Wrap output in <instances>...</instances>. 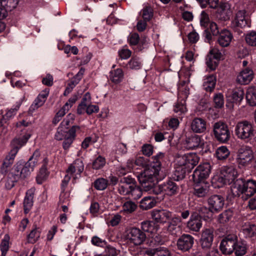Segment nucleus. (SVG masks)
Wrapping results in <instances>:
<instances>
[{"instance_id": "f257e3e1", "label": "nucleus", "mask_w": 256, "mask_h": 256, "mask_svg": "<svg viewBox=\"0 0 256 256\" xmlns=\"http://www.w3.org/2000/svg\"><path fill=\"white\" fill-rule=\"evenodd\" d=\"M191 74L190 70L188 68L182 69L179 74L180 83L178 88V102L174 107V112L179 115L186 111L185 102L190 94L188 85L190 82Z\"/></svg>"}, {"instance_id": "f03ea898", "label": "nucleus", "mask_w": 256, "mask_h": 256, "mask_svg": "<svg viewBox=\"0 0 256 256\" xmlns=\"http://www.w3.org/2000/svg\"><path fill=\"white\" fill-rule=\"evenodd\" d=\"M231 192L234 196H240L242 200H246L256 192V181L236 180L231 186Z\"/></svg>"}, {"instance_id": "7ed1b4c3", "label": "nucleus", "mask_w": 256, "mask_h": 256, "mask_svg": "<svg viewBox=\"0 0 256 256\" xmlns=\"http://www.w3.org/2000/svg\"><path fill=\"white\" fill-rule=\"evenodd\" d=\"M235 132L238 138L245 142H248L254 136L255 126L252 122L243 120L236 124Z\"/></svg>"}, {"instance_id": "20e7f679", "label": "nucleus", "mask_w": 256, "mask_h": 256, "mask_svg": "<svg viewBox=\"0 0 256 256\" xmlns=\"http://www.w3.org/2000/svg\"><path fill=\"white\" fill-rule=\"evenodd\" d=\"M159 174L154 169L148 166L138 175V179L145 192L151 190Z\"/></svg>"}, {"instance_id": "39448f33", "label": "nucleus", "mask_w": 256, "mask_h": 256, "mask_svg": "<svg viewBox=\"0 0 256 256\" xmlns=\"http://www.w3.org/2000/svg\"><path fill=\"white\" fill-rule=\"evenodd\" d=\"M254 158V152L252 147L243 145L238 150L236 162L240 168H246L250 166Z\"/></svg>"}, {"instance_id": "423d86ee", "label": "nucleus", "mask_w": 256, "mask_h": 256, "mask_svg": "<svg viewBox=\"0 0 256 256\" xmlns=\"http://www.w3.org/2000/svg\"><path fill=\"white\" fill-rule=\"evenodd\" d=\"M212 131L215 138L222 144L227 143L230 138V132L226 124L222 122L214 123Z\"/></svg>"}, {"instance_id": "0eeeda50", "label": "nucleus", "mask_w": 256, "mask_h": 256, "mask_svg": "<svg viewBox=\"0 0 256 256\" xmlns=\"http://www.w3.org/2000/svg\"><path fill=\"white\" fill-rule=\"evenodd\" d=\"M146 234L139 228L132 227L128 229L125 236L127 243L140 246L142 244L146 239Z\"/></svg>"}, {"instance_id": "6e6552de", "label": "nucleus", "mask_w": 256, "mask_h": 256, "mask_svg": "<svg viewBox=\"0 0 256 256\" xmlns=\"http://www.w3.org/2000/svg\"><path fill=\"white\" fill-rule=\"evenodd\" d=\"M238 176L236 169L234 166H226L222 168L218 181L224 184H230L236 182Z\"/></svg>"}, {"instance_id": "1a4fd4ad", "label": "nucleus", "mask_w": 256, "mask_h": 256, "mask_svg": "<svg viewBox=\"0 0 256 256\" xmlns=\"http://www.w3.org/2000/svg\"><path fill=\"white\" fill-rule=\"evenodd\" d=\"M213 14L214 20L218 22H224L228 20L232 14L230 4L228 2H220L216 8Z\"/></svg>"}, {"instance_id": "9d476101", "label": "nucleus", "mask_w": 256, "mask_h": 256, "mask_svg": "<svg viewBox=\"0 0 256 256\" xmlns=\"http://www.w3.org/2000/svg\"><path fill=\"white\" fill-rule=\"evenodd\" d=\"M211 166L209 163L200 164L194 170L192 176L194 183L204 182L210 175Z\"/></svg>"}, {"instance_id": "9b49d317", "label": "nucleus", "mask_w": 256, "mask_h": 256, "mask_svg": "<svg viewBox=\"0 0 256 256\" xmlns=\"http://www.w3.org/2000/svg\"><path fill=\"white\" fill-rule=\"evenodd\" d=\"M200 160V158L196 153L189 152L178 157L176 164L180 166L192 169L196 166Z\"/></svg>"}, {"instance_id": "f8f14e48", "label": "nucleus", "mask_w": 256, "mask_h": 256, "mask_svg": "<svg viewBox=\"0 0 256 256\" xmlns=\"http://www.w3.org/2000/svg\"><path fill=\"white\" fill-rule=\"evenodd\" d=\"M33 170L29 164L17 162L14 166L11 172L19 180L20 179H24L27 178Z\"/></svg>"}, {"instance_id": "ddd939ff", "label": "nucleus", "mask_w": 256, "mask_h": 256, "mask_svg": "<svg viewBox=\"0 0 256 256\" xmlns=\"http://www.w3.org/2000/svg\"><path fill=\"white\" fill-rule=\"evenodd\" d=\"M138 256H171V253L167 248L159 246L140 249L138 252Z\"/></svg>"}, {"instance_id": "4468645a", "label": "nucleus", "mask_w": 256, "mask_h": 256, "mask_svg": "<svg viewBox=\"0 0 256 256\" xmlns=\"http://www.w3.org/2000/svg\"><path fill=\"white\" fill-rule=\"evenodd\" d=\"M84 170V164L80 158L76 160L66 170V176L72 177L74 180H76L80 177L81 174Z\"/></svg>"}, {"instance_id": "2eb2a0df", "label": "nucleus", "mask_w": 256, "mask_h": 256, "mask_svg": "<svg viewBox=\"0 0 256 256\" xmlns=\"http://www.w3.org/2000/svg\"><path fill=\"white\" fill-rule=\"evenodd\" d=\"M236 237L234 235H228L222 240L220 249L222 254H230L234 252Z\"/></svg>"}, {"instance_id": "dca6fc26", "label": "nucleus", "mask_w": 256, "mask_h": 256, "mask_svg": "<svg viewBox=\"0 0 256 256\" xmlns=\"http://www.w3.org/2000/svg\"><path fill=\"white\" fill-rule=\"evenodd\" d=\"M151 216L156 222L164 224L170 220L172 216V212L166 209H154L151 212Z\"/></svg>"}, {"instance_id": "f3484780", "label": "nucleus", "mask_w": 256, "mask_h": 256, "mask_svg": "<svg viewBox=\"0 0 256 256\" xmlns=\"http://www.w3.org/2000/svg\"><path fill=\"white\" fill-rule=\"evenodd\" d=\"M214 240L213 230L210 228H206L202 232L200 244L202 250H207L210 249L212 245Z\"/></svg>"}, {"instance_id": "a211bd4d", "label": "nucleus", "mask_w": 256, "mask_h": 256, "mask_svg": "<svg viewBox=\"0 0 256 256\" xmlns=\"http://www.w3.org/2000/svg\"><path fill=\"white\" fill-rule=\"evenodd\" d=\"M194 244V238L188 234H183L177 241V246L179 250L184 252L188 251Z\"/></svg>"}, {"instance_id": "6ab92c4d", "label": "nucleus", "mask_w": 256, "mask_h": 256, "mask_svg": "<svg viewBox=\"0 0 256 256\" xmlns=\"http://www.w3.org/2000/svg\"><path fill=\"white\" fill-rule=\"evenodd\" d=\"M202 226V220L197 213H193L186 223V228L194 232H198Z\"/></svg>"}, {"instance_id": "aec40b11", "label": "nucleus", "mask_w": 256, "mask_h": 256, "mask_svg": "<svg viewBox=\"0 0 256 256\" xmlns=\"http://www.w3.org/2000/svg\"><path fill=\"white\" fill-rule=\"evenodd\" d=\"M186 147L188 149H195L204 145V140L201 136L196 134L188 136L185 140Z\"/></svg>"}, {"instance_id": "412c9836", "label": "nucleus", "mask_w": 256, "mask_h": 256, "mask_svg": "<svg viewBox=\"0 0 256 256\" xmlns=\"http://www.w3.org/2000/svg\"><path fill=\"white\" fill-rule=\"evenodd\" d=\"M208 204L212 212H218L223 208L224 200L220 195H213L208 199Z\"/></svg>"}, {"instance_id": "4be33fe9", "label": "nucleus", "mask_w": 256, "mask_h": 256, "mask_svg": "<svg viewBox=\"0 0 256 256\" xmlns=\"http://www.w3.org/2000/svg\"><path fill=\"white\" fill-rule=\"evenodd\" d=\"M233 38V35L232 32L227 29L222 30L218 35L217 40L218 44L222 47H228Z\"/></svg>"}, {"instance_id": "5701e85b", "label": "nucleus", "mask_w": 256, "mask_h": 256, "mask_svg": "<svg viewBox=\"0 0 256 256\" xmlns=\"http://www.w3.org/2000/svg\"><path fill=\"white\" fill-rule=\"evenodd\" d=\"M70 179V176H65L61 184V193L60 196V203L67 204L68 205L70 202V192L69 190H66L68 182Z\"/></svg>"}, {"instance_id": "b1692460", "label": "nucleus", "mask_w": 256, "mask_h": 256, "mask_svg": "<svg viewBox=\"0 0 256 256\" xmlns=\"http://www.w3.org/2000/svg\"><path fill=\"white\" fill-rule=\"evenodd\" d=\"M190 128L194 133H204L206 130V122L202 118H196L191 122Z\"/></svg>"}, {"instance_id": "393cba45", "label": "nucleus", "mask_w": 256, "mask_h": 256, "mask_svg": "<svg viewBox=\"0 0 256 256\" xmlns=\"http://www.w3.org/2000/svg\"><path fill=\"white\" fill-rule=\"evenodd\" d=\"M49 92V88H45L44 90L42 91L30 106V110L33 112L36 110H37L38 108L42 106L46 101Z\"/></svg>"}, {"instance_id": "a878e982", "label": "nucleus", "mask_w": 256, "mask_h": 256, "mask_svg": "<svg viewBox=\"0 0 256 256\" xmlns=\"http://www.w3.org/2000/svg\"><path fill=\"white\" fill-rule=\"evenodd\" d=\"M163 194L168 196H172L178 194V186L172 180H168L162 183Z\"/></svg>"}, {"instance_id": "bb28decb", "label": "nucleus", "mask_w": 256, "mask_h": 256, "mask_svg": "<svg viewBox=\"0 0 256 256\" xmlns=\"http://www.w3.org/2000/svg\"><path fill=\"white\" fill-rule=\"evenodd\" d=\"M254 72L252 69L246 68L237 76L236 81L240 84H247L252 80Z\"/></svg>"}, {"instance_id": "cd10ccee", "label": "nucleus", "mask_w": 256, "mask_h": 256, "mask_svg": "<svg viewBox=\"0 0 256 256\" xmlns=\"http://www.w3.org/2000/svg\"><path fill=\"white\" fill-rule=\"evenodd\" d=\"M34 195V189L32 188L28 190L26 193L23 202L24 211L25 214H28L33 206Z\"/></svg>"}, {"instance_id": "c85d7f7f", "label": "nucleus", "mask_w": 256, "mask_h": 256, "mask_svg": "<svg viewBox=\"0 0 256 256\" xmlns=\"http://www.w3.org/2000/svg\"><path fill=\"white\" fill-rule=\"evenodd\" d=\"M209 191L208 183L201 182L194 183V195L198 198H204L206 196Z\"/></svg>"}, {"instance_id": "c756f323", "label": "nucleus", "mask_w": 256, "mask_h": 256, "mask_svg": "<svg viewBox=\"0 0 256 256\" xmlns=\"http://www.w3.org/2000/svg\"><path fill=\"white\" fill-rule=\"evenodd\" d=\"M244 94V92L242 88H236L228 94V100L232 103H239L243 100Z\"/></svg>"}, {"instance_id": "7c9ffc66", "label": "nucleus", "mask_w": 256, "mask_h": 256, "mask_svg": "<svg viewBox=\"0 0 256 256\" xmlns=\"http://www.w3.org/2000/svg\"><path fill=\"white\" fill-rule=\"evenodd\" d=\"M181 222V219L178 216L173 217L168 222L167 230L172 235H176L180 230V224Z\"/></svg>"}, {"instance_id": "2f4dec72", "label": "nucleus", "mask_w": 256, "mask_h": 256, "mask_svg": "<svg viewBox=\"0 0 256 256\" xmlns=\"http://www.w3.org/2000/svg\"><path fill=\"white\" fill-rule=\"evenodd\" d=\"M164 153L158 152L152 156V161L148 166L160 174L162 168V162L164 160Z\"/></svg>"}, {"instance_id": "473e14b6", "label": "nucleus", "mask_w": 256, "mask_h": 256, "mask_svg": "<svg viewBox=\"0 0 256 256\" xmlns=\"http://www.w3.org/2000/svg\"><path fill=\"white\" fill-rule=\"evenodd\" d=\"M30 137V134H28L14 138L11 142L12 150H16L17 154L18 150L26 143Z\"/></svg>"}, {"instance_id": "72a5a7b5", "label": "nucleus", "mask_w": 256, "mask_h": 256, "mask_svg": "<svg viewBox=\"0 0 256 256\" xmlns=\"http://www.w3.org/2000/svg\"><path fill=\"white\" fill-rule=\"evenodd\" d=\"M16 150H11L8 154L4 158L1 166L2 173L6 172L7 168L14 163V158L16 155Z\"/></svg>"}, {"instance_id": "f704fd0d", "label": "nucleus", "mask_w": 256, "mask_h": 256, "mask_svg": "<svg viewBox=\"0 0 256 256\" xmlns=\"http://www.w3.org/2000/svg\"><path fill=\"white\" fill-rule=\"evenodd\" d=\"M246 11L244 10L238 11L236 15L233 24L236 26L241 28H244L248 25V21L246 18Z\"/></svg>"}, {"instance_id": "c9c22d12", "label": "nucleus", "mask_w": 256, "mask_h": 256, "mask_svg": "<svg viewBox=\"0 0 256 256\" xmlns=\"http://www.w3.org/2000/svg\"><path fill=\"white\" fill-rule=\"evenodd\" d=\"M142 230L152 234H155L158 228V226L152 221H143L140 224Z\"/></svg>"}, {"instance_id": "e433bc0d", "label": "nucleus", "mask_w": 256, "mask_h": 256, "mask_svg": "<svg viewBox=\"0 0 256 256\" xmlns=\"http://www.w3.org/2000/svg\"><path fill=\"white\" fill-rule=\"evenodd\" d=\"M234 248V252L236 256H243L246 252L248 249L247 244L244 240H238L236 237Z\"/></svg>"}, {"instance_id": "4c0bfd02", "label": "nucleus", "mask_w": 256, "mask_h": 256, "mask_svg": "<svg viewBox=\"0 0 256 256\" xmlns=\"http://www.w3.org/2000/svg\"><path fill=\"white\" fill-rule=\"evenodd\" d=\"M156 201L154 197L148 196L144 197L140 201V208L144 210H148L154 207Z\"/></svg>"}, {"instance_id": "58836bf2", "label": "nucleus", "mask_w": 256, "mask_h": 256, "mask_svg": "<svg viewBox=\"0 0 256 256\" xmlns=\"http://www.w3.org/2000/svg\"><path fill=\"white\" fill-rule=\"evenodd\" d=\"M22 103V100H19L16 102V105L14 106L13 108H7L6 110V114H2L4 117V120L8 122L10 119L14 118L19 110Z\"/></svg>"}, {"instance_id": "ea45409f", "label": "nucleus", "mask_w": 256, "mask_h": 256, "mask_svg": "<svg viewBox=\"0 0 256 256\" xmlns=\"http://www.w3.org/2000/svg\"><path fill=\"white\" fill-rule=\"evenodd\" d=\"M216 83V77L213 75H210L206 77L204 80V88L207 92H211L214 88Z\"/></svg>"}, {"instance_id": "a19ab883", "label": "nucleus", "mask_w": 256, "mask_h": 256, "mask_svg": "<svg viewBox=\"0 0 256 256\" xmlns=\"http://www.w3.org/2000/svg\"><path fill=\"white\" fill-rule=\"evenodd\" d=\"M246 99L251 106H256V88L251 86L248 88L246 93Z\"/></svg>"}, {"instance_id": "79ce46f5", "label": "nucleus", "mask_w": 256, "mask_h": 256, "mask_svg": "<svg viewBox=\"0 0 256 256\" xmlns=\"http://www.w3.org/2000/svg\"><path fill=\"white\" fill-rule=\"evenodd\" d=\"M242 232L246 238H252L256 234V225L250 223L242 226Z\"/></svg>"}, {"instance_id": "37998d69", "label": "nucleus", "mask_w": 256, "mask_h": 256, "mask_svg": "<svg viewBox=\"0 0 256 256\" xmlns=\"http://www.w3.org/2000/svg\"><path fill=\"white\" fill-rule=\"evenodd\" d=\"M230 154V151L226 146H221L218 148L216 152V156L218 160L226 159Z\"/></svg>"}, {"instance_id": "c03bdc74", "label": "nucleus", "mask_w": 256, "mask_h": 256, "mask_svg": "<svg viewBox=\"0 0 256 256\" xmlns=\"http://www.w3.org/2000/svg\"><path fill=\"white\" fill-rule=\"evenodd\" d=\"M110 78L112 81L116 84L120 82L124 78V74L122 69L117 68L110 72Z\"/></svg>"}, {"instance_id": "a18cd8bd", "label": "nucleus", "mask_w": 256, "mask_h": 256, "mask_svg": "<svg viewBox=\"0 0 256 256\" xmlns=\"http://www.w3.org/2000/svg\"><path fill=\"white\" fill-rule=\"evenodd\" d=\"M128 68L132 70H138L142 68V64L139 58L132 57L126 65Z\"/></svg>"}, {"instance_id": "49530a36", "label": "nucleus", "mask_w": 256, "mask_h": 256, "mask_svg": "<svg viewBox=\"0 0 256 256\" xmlns=\"http://www.w3.org/2000/svg\"><path fill=\"white\" fill-rule=\"evenodd\" d=\"M198 212H199L198 214L200 218L202 217L205 220L210 218L212 216V213L214 212L212 211L210 207L208 208L204 206L200 207L198 208Z\"/></svg>"}, {"instance_id": "de8ad7c7", "label": "nucleus", "mask_w": 256, "mask_h": 256, "mask_svg": "<svg viewBox=\"0 0 256 256\" xmlns=\"http://www.w3.org/2000/svg\"><path fill=\"white\" fill-rule=\"evenodd\" d=\"M232 215L231 210H226L218 216V220L220 224H225L230 220Z\"/></svg>"}, {"instance_id": "09e8293b", "label": "nucleus", "mask_w": 256, "mask_h": 256, "mask_svg": "<svg viewBox=\"0 0 256 256\" xmlns=\"http://www.w3.org/2000/svg\"><path fill=\"white\" fill-rule=\"evenodd\" d=\"M1 6L7 10H12L16 8L18 4V0H0Z\"/></svg>"}, {"instance_id": "8fccbe9b", "label": "nucleus", "mask_w": 256, "mask_h": 256, "mask_svg": "<svg viewBox=\"0 0 256 256\" xmlns=\"http://www.w3.org/2000/svg\"><path fill=\"white\" fill-rule=\"evenodd\" d=\"M48 172L47 170L46 166H42L39 172L37 175L36 180L37 183L42 184V182L47 178Z\"/></svg>"}, {"instance_id": "3c124183", "label": "nucleus", "mask_w": 256, "mask_h": 256, "mask_svg": "<svg viewBox=\"0 0 256 256\" xmlns=\"http://www.w3.org/2000/svg\"><path fill=\"white\" fill-rule=\"evenodd\" d=\"M108 185V180L104 178H98L96 179L94 183V188L98 190H105Z\"/></svg>"}, {"instance_id": "603ef678", "label": "nucleus", "mask_w": 256, "mask_h": 256, "mask_svg": "<svg viewBox=\"0 0 256 256\" xmlns=\"http://www.w3.org/2000/svg\"><path fill=\"white\" fill-rule=\"evenodd\" d=\"M40 153L38 150H36L30 157L28 160L26 162L29 164V165L34 170V167L38 164L40 160Z\"/></svg>"}, {"instance_id": "864d4df0", "label": "nucleus", "mask_w": 256, "mask_h": 256, "mask_svg": "<svg viewBox=\"0 0 256 256\" xmlns=\"http://www.w3.org/2000/svg\"><path fill=\"white\" fill-rule=\"evenodd\" d=\"M133 166V160H128L127 162L126 166H119L117 168V172L119 176L125 175L128 172L130 168Z\"/></svg>"}, {"instance_id": "5fc2aeb1", "label": "nucleus", "mask_w": 256, "mask_h": 256, "mask_svg": "<svg viewBox=\"0 0 256 256\" xmlns=\"http://www.w3.org/2000/svg\"><path fill=\"white\" fill-rule=\"evenodd\" d=\"M142 195V188L138 186L135 185L132 186L128 196H131L134 200H138L140 198Z\"/></svg>"}, {"instance_id": "6e6d98bb", "label": "nucleus", "mask_w": 256, "mask_h": 256, "mask_svg": "<svg viewBox=\"0 0 256 256\" xmlns=\"http://www.w3.org/2000/svg\"><path fill=\"white\" fill-rule=\"evenodd\" d=\"M246 44L252 46H256V32L252 31L248 33L245 36Z\"/></svg>"}, {"instance_id": "4d7b16f0", "label": "nucleus", "mask_w": 256, "mask_h": 256, "mask_svg": "<svg viewBox=\"0 0 256 256\" xmlns=\"http://www.w3.org/2000/svg\"><path fill=\"white\" fill-rule=\"evenodd\" d=\"M40 236V232L38 228H35L32 230L30 234L28 236V240L29 242H36Z\"/></svg>"}, {"instance_id": "13d9d810", "label": "nucleus", "mask_w": 256, "mask_h": 256, "mask_svg": "<svg viewBox=\"0 0 256 256\" xmlns=\"http://www.w3.org/2000/svg\"><path fill=\"white\" fill-rule=\"evenodd\" d=\"M10 236L8 234H6L2 239L0 244V250L2 251V256H5L6 252L9 248Z\"/></svg>"}, {"instance_id": "bf43d9fd", "label": "nucleus", "mask_w": 256, "mask_h": 256, "mask_svg": "<svg viewBox=\"0 0 256 256\" xmlns=\"http://www.w3.org/2000/svg\"><path fill=\"white\" fill-rule=\"evenodd\" d=\"M18 181L16 176L12 173L9 174L5 183V188L7 190L12 189L15 185L16 182Z\"/></svg>"}, {"instance_id": "052dcab7", "label": "nucleus", "mask_w": 256, "mask_h": 256, "mask_svg": "<svg viewBox=\"0 0 256 256\" xmlns=\"http://www.w3.org/2000/svg\"><path fill=\"white\" fill-rule=\"evenodd\" d=\"M132 186L128 185L120 182L118 188V191L120 194L124 196L130 195V192Z\"/></svg>"}, {"instance_id": "680f3d73", "label": "nucleus", "mask_w": 256, "mask_h": 256, "mask_svg": "<svg viewBox=\"0 0 256 256\" xmlns=\"http://www.w3.org/2000/svg\"><path fill=\"white\" fill-rule=\"evenodd\" d=\"M116 158L122 156L126 153L127 148L126 146L122 143H119L116 145L114 150Z\"/></svg>"}, {"instance_id": "e2e57ef3", "label": "nucleus", "mask_w": 256, "mask_h": 256, "mask_svg": "<svg viewBox=\"0 0 256 256\" xmlns=\"http://www.w3.org/2000/svg\"><path fill=\"white\" fill-rule=\"evenodd\" d=\"M142 16L145 21H149L153 16V10L150 6H146L142 10Z\"/></svg>"}, {"instance_id": "0e129e2a", "label": "nucleus", "mask_w": 256, "mask_h": 256, "mask_svg": "<svg viewBox=\"0 0 256 256\" xmlns=\"http://www.w3.org/2000/svg\"><path fill=\"white\" fill-rule=\"evenodd\" d=\"M214 102L215 107L221 108L224 105V96L222 93H218L214 94Z\"/></svg>"}, {"instance_id": "69168bd1", "label": "nucleus", "mask_w": 256, "mask_h": 256, "mask_svg": "<svg viewBox=\"0 0 256 256\" xmlns=\"http://www.w3.org/2000/svg\"><path fill=\"white\" fill-rule=\"evenodd\" d=\"M106 164L104 158L99 156L92 162V168L96 170L102 168Z\"/></svg>"}, {"instance_id": "338daca9", "label": "nucleus", "mask_w": 256, "mask_h": 256, "mask_svg": "<svg viewBox=\"0 0 256 256\" xmlns=\"http://www.w3.org/2000/svg\"><path fill=\"white\" fill-rule=\"evenodd\" d=\"M67 136V129L60 126L55 134V138L58 140H61Z\"/></svg>"}, {"instance_id": "774afa93", "label": "nucleus", "mask_w": 256, "mask_h": 256, "mask_svg": "<svg viewBox=\"0 0 256 256\" xmlns=\"http://www.w3.org/2000/svg\"><path fill=\"white\" fill-rule=\"evenodd\" d=\"M136 204L132 201H127L123 205V210L128 213H132L136 209Z\"/></svg>"}]
</instances>
